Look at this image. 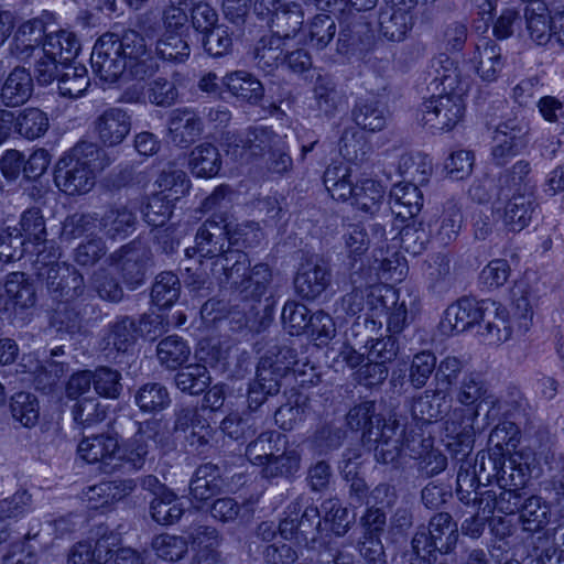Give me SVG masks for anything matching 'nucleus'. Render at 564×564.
<instances>
[{"label": "nucleus", "mask_w": 564, "mask_h": 564, "mask_svg": "<svg viewBox=\"0 0 564 564\" xmlns=\"http://www.w3.org/2000/svg\"><path fill=\"white\" fill-rule=\"evenodd\" d=\"M110 162L107 152L96 143L79 142L58 161L55 184L66 194H85L94 187L96 174Z\"/></svg>", "instance_id": "1"}, {"label": "nucleus", "mask_w": 564, "mask_h": 564, "mask_svg": "<svg viewBox=\"0 0 564 564\" xmlns=\"http://www.w3.org/2000/svg\"><path fill=\"white\" fill-rule=\"evenodd\" d=\"M219 285L239 292L245 299L260 300L271 283L272 273L268 264L258 263L250 269V260L243 251H232L220 259Z\"/></svg>", "instance_id": "2"}, {"label": "nucleus", "mask_w": 564, "mask_h": 564, "mask_svg": "<svg viewBox=\"0 0 564 564\" xmlns=\"http://www.w3.org/2000/svg\"><path fill=\"white\" fill-rule=\"evenodd\" d=\"M551 438L542 434L532 437L525 447L514 452L508 458L501 455L500 464L495 474L498 487L522 488L529 481L531 473L542 460L549 458Z\"/></svg>", "instance_id": "3"}, {"label": "nucleus", "mask_w": 564, "mask_h": 564, "mask_svg": "<svg viewBox=\"0 0 564 564\" xmlns=\"http://www.w3.org/2000/svg\"><path fill=\"white\" fill-rule=\"evenodd\" d=\"M321 525L318 508L310 499L299 496L288 505L278 530L284 540L308 545L317 541Z\"/></svg>", "instance_id": "4"}, {"label": "nucleus", "mask_w": 564, "mask_h": 564, "mask_svg": "<svg viewBox=\"0 0 564 564\" xmlns=\"http://www.w3.org/2000/svg\"><path fill=\"white\" fill-rule=\"evenodd\" d=\"M169 440V430L166 423L161 420H149L139 423L134 435L119 446L118 458L127 464L133 470H140L150 459L152 441L159 446H165Z\"/></svg>", "instance_id": "5"}, {"label": "nucleus", "mask_w": 564, "mask_h": 564, "mask_svg": "<svg viewBox=\"0 0 564 564\" xmlns=\"http://www.w3.org/2000/svg\"><path fill=\"white\" fill-rule=\"evenodd\" d=\"M126 30L122 34L106 33L93 47L90 64L93 72L104 82L113 83L126 69Z\"/></svg>", "instance_id": "6"}, {"label": "nucleus", "mask_w": 564, "mask_h": 564, "mask_svg": "<svg viewBox=\"0 0 564 564\" xmlns=\"http://www.w3.org/2000/svg\"><path fill=\"white\" fill-rule=\"evenodd\" d=\"M465 90L441 91L426 99L421 106L422 122L433 131H448L463 118Z\"/></svg>", "instance_id": "7"}, {"label": "nucleus", "mask_w": 564, "mask_h": 564, "mask_svg": "<svg viewBox=\"0 0 564 564\" xmlns=\"http://www.w3.org/2000/svg\"><path fill=\"white\" fill-rule=\"evenodd\" d=\"M362 446L373 452L375 459L381 464H395L403 447L412 449L410 441L395 416H390L380 429L369 430L361 436Z\"/></svg>", "instance_id": "8"}, {"label": "nucleus", "mask_w": 564, "mask_h": 564, "mask_svg": "<svg viewBox=\"0 0 564 564\" xmlns=\"http://www.w3.org/2000/svg\"><path fill=\"white\" fill-rule=\"evenodd\" d=\"M254 13L264 20L272 34L288 40L294 36L304 21L302 7L296 2L283 3L281 0H254Z\"/></svg>", "instance_id": "9"}, {"label": "nucleus", "mask_w": 564, "mask_h": 564, "mask_svg": "<svg viewBox=\"0 0 564 564\" xmlns=\"http://www.w3.org/2000/svg\"><path fill=\"white\" fill-rule=\"evenodd\" d=\"M223 223H225V219L223 218H220V221L214 219L206 220L196 234V246L193 249L187 248L185 250L188 258H191L193 253L197 252L203 258L214 259L212 262V271L216 278L221 273L220 259H225V256L229 252L241 251L240 249L230 248L229 245L227 249H225V241L227 240V237L225 228L221 225Z\"/></svg>", "instance_id": "10"}, {"label": "nucleus", "mask_w": 564, "mask_h": 564, "mask_svg": "<svg viewBox=\"0 0 564 564\" xmlns=\"http://www.w3.org/2000/svg\"><path fill=\"white\" fill-rule=\"evenodd\" d=\"M283 137L264 126L251 127L240 134L228 133L226 137L227 153L235 159L260 156L274 145L281 144Z\"/></svg>", "instance_id": "11"}, {"label": "nucleus", "mask_w": 564, "mask_h": 564, "mask_svg": "<svg viewBox=\"0 0 564 564\" xmlns=\"http://www.w3.org/2000/svg\"><path fill=\"white\" fill-rule=\"evenodd\" d=\"M126 69L123 78L144 80L159 69L156 59L147 48L144 37L135 30H126Z\"/></svg>", "instance_id": "12"}, {"label": "nucleus", "mask_w": 564, "mask_h": 564, "mask_svg": "<svg viewBox=\"0 0 564 564\" xmlns=\"http://www.w3.org/2000/svg\"><path fill=\"white\" fill-rule=\"evenodd\" d=\"M527 124L518 119L499 123L492 137V159L498 165L517 155L527 145Z\"/></svg>", "instance_id": "13"}, {"label": "nucleus", "mask_w": 564, "mask_h": 564, "mask_svg": "<svg viewBox=\"0 0 564 564\" xmlns=\"http://www.w3.org/2000/svg\"><path fill=\"white\" fill-rule=\"evenodd\" d=\"M490 300L477 301L471 297H462L451 304L441 322L444 333H463L475 325H481V319L486 313V302Z\"/></svg>", "instance_id": "14"}, {"label": "nucleus", "mask_w": 564, "mask_h": 564, "mask_svg": "<svg viewBox=\"0 0 564 564\" xmlns=\"http://www.w3.org/2000/svg\"><path fill=\"white\" fill-rule=\"evenodd\" d=\"M170 141L180 148H187L199 138L203 122L192 108H177L170 112L167 119Z\"/></svg>", "instance_id": "15"}, {"label": "nucleus", "mask_w": 564, "mask_h": 564, "mask_svg": "<svg viewBox=\"0 0 564 564\" xmlns=\"http://www.w3.org/2000/svg\"><path fill=\"white\" fill-rule=\"evenodd\" d=\"M486 313L477 333L489 345H499L511 338L513 322L510 313L500 303L486 302Z\"/></svg>", "instance_id": "16"}, {"label": "nucleus", "mask_w": 564, "mask_h": 564, "mask_svg": "<svg viewBox=\"0 0 564 564\" xmlns=\"http://www.w3.org/2000/svg\"><path fill=\"white\" fill-rule=\"evenodd\" d=\"M131 130V117L121 108H109L95 120L99 141L107 147L120 144Z\"/></svg>", "instance_id": "17"}, {"label": "nucleus", "mask_w": 564, "mask_h": 564, "mask_svg": "<svg viewBox=\"0 0 564 564\" xmlns=\"http://www.w3.org/2000/svg\"><path fill=\"white\" fill-rule=\"evenodd\" d=\"M449 408L448 392L446 390L442 388L427 389L413 399L411 415L419 423L431 424L443 417Z\"/></svg>", "instance_id": "18"}, {"label": "nucleus", "mask_w": 564, "mask_h": 564, "mask_svg": "<svg viewBox=\"0 0 564 564\" xmlns=\"http://www.w3.org/2000/svg\"><path fill=\"white\" fill-rule=\"evenodd\" d=\"M47 28L42 18H34L21 23L10 43L11 54L20 61L29 59L34 51L43 44Z\"/></svg>", "instance_id": "19"}, {"label": "nucleus", "mask_w": 564, "mask_h": 564, "mask_svg": "<svg viewBox=\"0 0 564 564\" xmlns=\"http://www.w3.org/2000/svg\"><path fill=\"white\" fill-rule=\"evenodd\" d=\"M522 488L497 487L480 492L478 511L491 516L494 512L514 514L522 506Z\"/></svg>", "instance_id": "20"}, {"label": "nucleus", "mask_w": 564, "mask_h": 564, "mask_svg": "<svg viewBox=\"0 0 564 564\" xmlns=\"http://www.w3.org/2000/svg\"><path fill=\"white\" fill-rule=\"evenodd\" d=\"M330 284V272L326 265L307 262L302 264L294 279L296 293L308 301L317 299Z\"/></svg>", "instance_id": "21"}, {"label": "nucleus", "mask_w": 564, "mask_h": 564, "mask_svg": "<svg viewBox=\"0 0 564 564\" xmlns=\"http://www.w3.org/2000/svg\"><path fill=\"white\" fill-rule=\"evenodd\" d=\"M33 77L23 66L14 67L0 88V100L6 107L24 105L33 94Z\"/></svg>", "instance_id": "22"}, {"label": "nucleus", "mask_w": 564, "mask_h": 564, "mask_svg": "<svg viewBox=\"0 0 564 564\" xmlns=\"http://www.w3.org/2000/svg\"><path fill=\"white\" fill-rule=\"evenodd\" d=\"M20 228H13L15 234L20 235L33 252L39 253L53 246V241L47 240L45 219L39 208H30L22 213Z\"/></svg>", "instance_id": "23"}, {"label": "nucleus", "mask_w": 564, "mask_h": 564, "mask_svg": "<svg viewBox=\"0 0 564 564\" xmlns=\"http://www.w3.org/2000/svg\"><path fill=\"white\" fill-rule=\"evenodd\" d=\"M528 35L536 45H545L554 41L553 17L542 1H532L524 10Z\"/></svg>", "instance_id": "24"}, {"label": "nucleus", "mask_w": 564, "mask_h": 564, "mask_svg": "<svg viewBox=\"0 0 564 564\" xmlns=\"http://www.w3.org/2000/svg\"><path fill=\"white\" fill-rule=\"evenodd\" d=\"M476 408H456L445 421L447 437L458 445L470 449L476 435L475 422L478 417Z\"/></svg>", "instance_id": "25"}, {"label": "nucleus", "mask_w": 564, "mask_h": 564, "mask_svg": "<svg viewBox=\"0 0 564 564\" xmlns=\"http://www.w3.org/2000/svg\"><path fill=\"white\" fill-rule=\"evenodd\" d=\"M471 63L484 80H495L503 66L500 46L492 39H480L475 46Z\"/></svg>", "instance_id": "26"}, {"label": "nucleus", "mask_w": 564, "mask_h": 564, "mask_svg": "<svg viewBox=\"0 0 564 564\" xmlns=\"http://www.w3.org/2000/svg\"><path fill=\"white\" fill-rule=\"evenodd\" d=\"M58 257V250L52 246L47 254L43 251H39L34 261L37 270V276L45 281L47 290L54 293L56 299H58L65 279H67V275L69 274L68 272L70 267L65 262H57Z\"/></svg>", "instance_id": "27"}, {"label": "nucleus", "mask_w": 564, "mask_h": 564, "mask_svg": "<svg viewBox=\"0 0 564 564\" xmlns=\"http://www.w3.org/2000/svg\"><path fill=\"white\" fill-rule=\"evenodd\" d=\"M414 13L411 6H391L380 13V31L388 40L399 42L412 29Z\"/></svg>", "instance_id": "28"}, {"label": "nucleus", "mask_w": 564, "mask_h": 564, "mask_svg": "<svg viewBox=\"0 0 564 564\" xmlns=\"http://www.w3.org/2000/svg\"><path fill=\"white\" fill-rule=\"evenodd\" d=\"M301 469V454L292 447H283L281 454H273L260 469L263 479L273 482L278 479L292 480Z\"/></svg>", "instance_id": "29"}, {"label": "nucleus", "mask_w": 564, "mask_h": 564, "mask_svg": "<svg viewBox=\"0 0 564 564\" xmlns=\"http://www.w3.org/2000/svg\"><path fill=\"white\" fill-rule=\"evenodd\" d=\"M390 209L402 220L414 217L423 206V195L413 182L395 184L390 191Z\"/></svg>", "instance_id": "30"}, {"label": "nucleus", "mask_w": 564, "mask_h": 564, "mask_svg": "<svg viewBox=\"0 0 564 564\" xmlns=\"http://www.w3.org/2000/svg\"><path fill=\"white\" fill-rule=\"evenodd\" d=\"M535 209L533 191L514 193L505 207V224L512 231H521L529 226Z\"/></svg>", "instance_id": "31"}, {"label": "nucleus", "mask_w": 564, "mask_h": 564, "mask_svg": "<svg viewBox=\"0 0 564 564\" xmlns=\"http://www.w3.org/2000/svg\"><path fill=\"white\" fill-rule=\"evenodd\" d=\"M135 223V213L124 205L109 207L97 220L99 229L111 239L126 238L134 230Z\"/></svg>", "instance_id": "32"}, {"label": "nucleus", "mask_w": 564, "mask_h": 564, "mask_svg": "<svg viewBox=\"0 0 564 564\" xmlns=\"http://www.w3.org/2000/svg\"><path fill=\"white\" fill-rule=\"evenodd\" d=\"M188 535L192 544L198 547L192 564H206L207 562L224 564L220 553L216 550L220 544L221 538L215 528L195 525L189 529Z\"/></svg>", "instance_id": "33"}, {"label": "nucleus", "mask_w": 564, "mask_h": 564, "mask_svg": "<svg viewBox=\"0 0 564 564\" xmlns=\"http://www.w3.org/2000/svg\"><path fill=\"white\" fill-rule=\"evenodd\" d=\"M430 76L432 77L431 85H434L435 89L442 87L441 91L443 93L459 89L467 91L468 83L462 79L454 59L445 54L431 61Z\"/></svg>", "instance_id": "34"}, {"label": "nucleus", "mask_w": 564, "mask_h": 564, "mask_svg": "<svg viewBox=\"0 0 564 564\" xmlns=\"http://www.w3.org/2000/svg\"><path fill=\"white\" fill-rule=\"evenodd\" d=\"M118 449L117 437L101 434L82 440L77 453L82 459L89 464L101 462L109 465L116 458Z\"/></svg>", "instance_id": "35"}, {"label": "nucleus", "mask_w": 564, "mask_h": 564, "mask_svg": "<svg viewBox=\"0 0 564 564\" xmlns=\"http://www.w3.org/2000/svg\"><path fill=\"white\" fill-rule=\"evenodd\" d=\"M135 488L132 479L102 481L90 487L85 496L89 503V508H105L115 501H119L130 495Z\"/></svg>", "instance_id": "36"}, {"label": "nucleus", "mask_w": 564, "mask_h": 564, "mask_svg": "<svg viewBox=\"0 0 564 564\" xmlns=\"http://www.w3.org/2000/svg\"><path fill=\"white\" fill-rule=\"evenodd\" d=\"M79 50L80 43L70 31H50L45 34L43 52L57 58L62 66L68 65L77 56Z\"/></svg>", "instance_id": "37"}, {"label": "nucleus", "mask_w": 564, "mask_h": 564, "mask_svg": "<svg viewBox=\"0 0 564 564\" xmlns=\"http://www.w3.org/2000/svg\"><path fill=\"white\" fill-rule=\"evenodd\" d=\"M6 305L14 311L33 307L36 302L35 288L23 272H12L4 283Z\"/></svg>", "instance_id": "38"}, {"label": "nucleus", "mask_w": 564, "mask_h": 564, "mask_svg": "<svg viewBox=\"0 0 564 564\" xmlns=\"http://www.w3.org/2000/svg\"><path fill=\"white\" fill-rule=\"evenodd\" d=\"M221 83L237 99L257 104L263 97L264 89L261 82L248 72L236 70L227 74Z\"/></svg>", "instance_id": "39"}, {"label": "nucleus", "mask_w": 564, "mask_h": 564, "mask_svg": "<svg viewBox=\"0 0 564 564\" xmlns=\"http://www.w3.org/2000/svg\"><path fill=\"white\" fill-rule=\"evenodd\" d=\"M352 120L364 130L380 131L387 123V109L376 98H360L352 109Z\"/></svg>", "instance_id": "40"}, {"label": "nucleus", "mask_w": 564, "mask_h": 564, "mask_svg": "<svg viewBox=\"0 0 564 564\" xmlns=\"http://www.w3.org/2000/svg\"><path fill=\"white\" fill-rule=\"evenodd\" d=\"M284 39L275 34L263 35L253 48V61L258 68L270 74L283 62Z\"/></svg>", "instance_id": "41"}, {"label": "nucleus", "mask_w": 564, "mask_h": 564, "mask_svg": "<svg viewBox=\"0 0 564 564\" xmlns=\"http://www.w3.org/2000/svg\"><path fill=\"white\" fill-rule=\"evenodd\" d=\"M220 470L210 463L199 466L191 481L192 497L197 501H205L219 494L223 487Z\"/></svg>", "instance_id": "42"}, {"label": "nucleus", "mask_w": 564, "mask_h": 564, "mask_svg": "<svg viewBox=\"0 0 564 564\" xmlns=\"http://www.w3.org/2000/svg\"><path fill=\"white\" fill-rule=\"evenodd\" d=\"M341 102L336 84L328 77L318 76L313 88V102L310 107L322 117H334Z\"/></svg>", "instance_id": "43"}, {"label": "nucleus", "mask_w": 564, "mask_h": 564, "mask_svg": "<svg viewBox=\"0 0 564 564\" xmlns=\"http://www.w3.org/2000/svg\"><path fill=\"white\" fill-rule=\"evenodd\" d=\"M284 438V435L275 431L262 432L248 443L245 455L253 466L262 468L273 454L280 452Z\"/></svg>", "instance_id": "44"}, {"label": "nucleus", "mask_w": 564, "mask_h": 564, "mask_svg": "<svg viewBox=\"0 0 564 564\" xmlns=\"http://www.w3.org/2000/svg\"><path fill=\"white\" fill-rule=\"evenodd\" d=\"M429 532L434 547L443 554L449 553L458 540L457 524L453 521L452 516L446 512H440L432 517Z\"/></svg>", "instance_id": "45"}, {"label": "nucleus", "mask_w": 564, "mask_h": 564, "mask_svg": "<svg viewBox=\"0 0 564 564\" xmlns=\"http://www.w3.org/2000/svg\"><path fill=\"white\" fill-rule=\"evenodd\" d=\"M189 167L198 177H213L221 167L218 149L212 143H202L194 148L189 155Z\"/></svg>", "instance_id": "46"}, {"label": "nucleus", "mask_w": 564, "mask_h": 564, "mask_svg": "<svg viewBox=\"0 0 564 564\" xmlns=\"http://www.w3.org/2000/svg\"><path fill=\"white\" fill-rule=\"evenodd\" d=\"M463 225L462 205L455 198L445 202L440 218V227L435 239L440 245L447 246L455 241Z\"/></svg>", "instance_id": "47"}, {"label": "nucleus", "mask_w": 564, "mask_h": 564, "mask_svg": "<svg viewBox=\"0 0 564 564\" xmlns=\"http://www.w3.org/2000/svg\"><path fill=\"white\" fill-rule=\"evenodd\" d=\"M519 512L523 529L525 531L536 532L549 523L551 508L541 497L530 496L527 498L523 497Z\"/></svg>", "instance_id": "48"}, {"label": "nucleus", "mask_w": 564, "mask_h": 564, "mask_svg": "<svg viewBox=\"0 0 564 564\" xmlns=\"http://www.w3.org/2000/svg\"><path fill=\"white\" fill-rule=\"evenodd\" d=\"M153 520L162 525L177 522L184 511L183 501L173 491H163L160 498H153L150 503Z\"/></svg>", "instance_id": "49"}, {"label": "nucleus", "mask_w": 564, "mask_h": 564, "mask_svg": "<svg viewBox=\"0 0 564 564\" xmlns=\"http://www.w3.org/2000/svg\"><path fill=\"white\" fill-rule=\"evenodd\" d=\"M191 355L187 343L177 335L163 338L156 346V356L162 366L176 369L185 364Z\"/></svg>", "instance_id": "50"}, {"label": "nucleus", "mask_w": 564, "mask_h": 564, "mask_svg": "<svg viewBox=\"0 0 564 564\" xmlns=\"http://www.w3.org/2000/svg\"><path fill=\"white\" fill-rule=\"evenodd\" d=\"M111 552L108 539L101 538L94 544L90 541L78 542L72 549L69 564H105Z\"/></svg>", "instance_id": "51"}, {"label": "nucleus", "mask_w": 564, "mask_h": 564, "mask_svg": "<svg viewBox=\"0 0 564 564\" xmlns=\"http://www.w3.org/2000/svg\"><path fill=\"white\" fill-rule=\"evenodd\" d=\"M534 300L535 296L525 285L514 286L510 318L521 332H527L532 324Z\"/></svg>", "instance_id": "52"}, {"label": "nucleus", "mask_w": 564, "mask_h": 564, "mask_svg": "<svg viewBox=\"0 0 564 564\" xmlns=\"http://www.w3.org/2000/svg\"><path fill=\"white\" fill-rule=\"evenodd\" d=\"M383 198V186L376 181L365 180L359 184H356L352 204L360 212L375 215L380 210Z\"/></svg>", "instance_id": "53"}, {"label": "nucleus", "mask_w": 564, "mask_h": 564, "mask_svg": "<svg viewBox=\"0 0 564 564\" xmlns=\"http://www.w3.org/2000/svg\"><path fill=\"white\" fill-rule=\"evenodd\" d=\"M487 387L480 375L476 372H466L459 380L455 389V398L457 402L465 408H476L485 399Z\"/></svg>", "instance_id": "54"}, {"label": "nucleus", "mask_w": 564, "mask_h": 564, "mask_svg": "<svg viewBox=\"0 0 564 564\" xmlns=\"http://www.w3.org/2000/svg\"><path fill=\"white\" fill-rule=\"evenodd\" d=\"M17 132L28 140L43 137L48 130L47 115L39 108H25L14 119Z\"/></svg>", "instance_id": "55"}, {"label": "nucleus", "mask_w": 564, "mask_h": 564, "mask_svg": "<svg viewBox=\"0 0 564 564\" xmlns=\"http://www.w3.org/2000/svg\"><path fill=\"white\" fill-rule=\"evenodd\" d=\"M64 70L58 77L59 94L68 98H78L89 87V77L83 65H64Z\"/></svg>", "instance_id": "56"}, {"label": "nucleus", "mask_w": 564, "mask_h": 564, "mask_svg": "<svg viewBox=\"0 0 564 564\" xmlns=\"http://www.w3.org/2000/svg\"><path fill=\"white\" fill-rule=\"evenodd\" d=\"M139 337L135 318L124 316L110 324L107 344L117 351L126 352L135 344Z\"/></svg>", "instance_id": "57"}, {"label": "nucleus", "mask_w": 564, "mask_h": 564, "mask_svg": "<svg viewBox=\"0 0 564 564\" xmlns=\"http://www.w3.org/2000/svg\"><path fill=\"white\" fill-rule=\"evenodd\" d=\"M176 387L189 394H199L210 384V376L206 366L195 364L183 368L175 375Z\"/></svg>", "instance_id": "58"}, {"label": "nucleus", "mask_w": 564, "mask_h": 564, "mask_svg": "<svg viewBox=\"0 0 564 564\" xmlns=\"http://www.w3.org/2000/svg\"><path fill=\"white\" fill-rule=\"evenodd\" d=\"M156 53L163 59L183 63L189 57L191 47L186 35L166 31L156 43Z\"/></svg>", "instance_id": "59"}, {"label": "nucleus", "mask_w": 564, "mask_h": 564, "mask_svg": "<svg viewBox=\"0 0 564 564\" xmlns=\"http://www.w3.org/2000/svg\"><path fill=\"white\" fill-rule=\"evenodd\" d=\"M387 420L376 413L372 401H365L354 406L347 414V423L351 430L362 431L365 435L369 430L380 429Z\"/></svg>", "instance_id": "60"}, {"label": "nucleus", "mask_w": 564, "mask_h": 564, "mask_svg": "<svg viewBox=\"0 0 564 564\" xmlns=\"http://www.w3.org/2000/svg\"><path fill=\"white\" fill-rule=\"evenodd\" d=\"M12 416L24 427L34 426L40 416L39 401L35 395L30 392L15 393L10 403Z\"/></svg>", "instance_id": "61"}, {"label": "nucleus", "mask_w": 564, "mask_h": 564, "mask_svg": "<svg viewBox=\"0 0 564 564\" xmlns=\"http://www.w3.org/2000/svg\"><path fill=\"white\" fill-rule=\"evenodd\" d=\"M180 292L181 283L177 275L172 272H162L153 283L151 297L156 306L167 307L177 301Z\"/></svg>", "instance_id": "62"}, {"label": "nucleus", "mask_w": 564, "mask_h": 564, "mask_svg": "<svg viewBox=\"0 0 564 564\" xmlns=\"http://www.w3.org/2000/svg\"><path fill=\"white\" fill-rule=\"evenodd\" d=\"M281 318L284 329L290 335L296 336L310 328L313 314L310 315V310L304 304L289 301L282 308Z\"/></svg>", "instance_id": "63"}, {"label": "nucleus", "mask_w": 564, "mask_h": 564, "mask_svg": "<svg viewBox=\"0 0 564 564\" xmlns=\"http://www.w3.org/2000/svg\"><path fill=\"white\" fill-rule=\"evenodd\" d=\"M171 400L166 388L160 383H147L135 394V403L143 412H159L169 406Z\"/></svg>", "instance_id": "64"}]
</instances>
